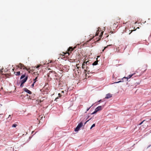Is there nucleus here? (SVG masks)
Returning <instances> with one entry per match:
<instances>
[{
  "instance_id": "f257e3e1",
  "label": "nucleus",
  "mask_w": 151,
  "mask_h": 151,
  "mask_svg": "<svg viewBox=\"0 0 151 151\" xmlns=\"http://www.w3.org/2000/svg\"><path fill=\"white\" fill-rule=\"evenodd\" d=\"M76 47H70L68 49L67 51L65 52H63V54H61L63 58H65V57H68L72 51L75 49Z\"/></svg>"
},
{
  "instance_id": "f03ea898",
  "label": "nucleus",
  "mask_w": 151,
  "mask_h": 151,
  "mask_svg": "<svg viewBox=\"0 0 151 151\" xmlns=\"http://www.w3.org/2000/svg\"><path fill=\"white\" fill-rule=\"evenodd\" d=\"M83 124L82 122L80 123L77 126L76 128L75 129V131L77 132L78 131L80 128L82 126Z\"/></svg>"
},
{
  "instance_id": "7ed1b4c3",
  "label": "nucleus",
  "mask_w": 151,
  "mask_h": 151,
  "mask_svg": "<svg viewBox=\"0 0 151 151\" xmlns=\"http://www.w3.org/2000/svg\"><path fill=\"white\" fill-rule=\"evenodd\" d=\"M89 63L88 61H86L85 60L82 65V68L83 69H84L86 66H87L88 65V64Z\"/></svg>"
},
{
  "instance_id": "20e7f679",
  "label": "nucleus",
  "mask_w": 151,
  "mask_h": 151,
  "mask_svg": "<svg viewBox=\"0 0 151 151\" xmlns=\"http://www.w3.org/2000/svg\"><path fill=\"white\" fill-rule=\"evenodd\" d=\"M28 78V77L26 76L25 78L23 79L21 81V84L20 87H22L23 86V84L26 82Z\"/></svg>"
},
{
  "instance_id": "39448f33",
  "label": "nucleus",
  "mask_w": 151,
  "mask_h": 151,
  "mask_svg": "<svg viewBox=\"0 0 151 151\" xmlns=\"http://www.w3.org/2000/svg\"><path fill=\"white\" fill-rule=\"evenodd\" d=\"M17 67L18 68H20V69H27L24 65L20 63L19 64L18 66H17Z\"/></svg>"
},
{
  "instance_id": "423d86ee",
  "label": "nucleus",
  "mask_w": 151,
  "mask_h": 151,
  "mask_svg": "<svg viewBox=\"0 0 151 151\" xmlns=\"http://www.w3.org/2000/svg\"><path fill=\"white\" fill-rule=\"evenodd\" d=\"M136 74V73H133L132 74L129 75L127 77H124L122 79V80H123L124 79H126V81H127L128 79L129 78H131L132 77L133 75H134Z\"/></svg>"
},
{
  "instance_id": "0eeeda50",
  "label": "nucleus",
  "mask_w": 151,
  "mask_h": 151,
  "mask_svg": "<svg viewBox=\"0 0 151 151\" xmlns=\"http://www.w3.org/2000/svg\"><path fill=\"white\" fill-rule=\"evenodd\" d=\"M104 107V106H99L96 108L95 109L97 112L103 109Z\"/></svg>"
},
{
  "instance_id": "6e6552de",
  "label": "nucleus",
  "mask_w": 151,
  "mask_h": 151,
  "mask_svg": "<svg viewBox=\"0 0 151 151\" xmlns=\"http://www.w3.org/2000/svg\"><path fill=\"white\" fill-rule=\"evenodd\" d=\"M24 91L26 92L27 93L30 94H32V92L29 90L27 89L26 88H25L24 89Z\"/></svg>"
},
{
  "instance_id": "1a4fd4ad",
  "label": "nucleus",
  "mask_w": 151,
  "mask_h": 151,
  "mask_svg": "<svg viewBox=\"0 0 151 151\" xmlns=\"http://www.w3.org/2000/svg\"><path fill=\"white\" fill-rule=\"evenodd\" d=\"M112 96V94L110 93H109L106 95V96L105 97V99H108L109 98H111Z\"/></svg>"
},
{
  "instance_id": "9d476101",
  "label": "nucleus",
  "mask_w": 151,
  "mask_h": 151,
  "mask_svg": "<svg viewBox=\"0 0 151 151\" xmlns=\"http://www.w3.org/2000/svg\"><path fill=\"white\" fill-rule=\"evenodd\" d=\"M103 32L102 31L101 32V33L100 35L99 36V37L98 38V39L96 41H98L99 40H100L101 39V38L103 34Z\"/></svg>"
},
{
  "instance_id": "9b49d317",
  "label": "nucleus",
  "mask_w": 151,
  "mask_h": 151,
  "mask_svg": "<svg viewBox=\"0 0 151 151\" xmlns=\"http://www.w3.org/2000/svg\"><path fill=\"white\" fill-rule=\"evenodd\" d=\"M100 28H99V27L98 28V30H96V33L95 35V36H98V34L100 32Z\"/></svg>"
},
{
  "instance_id": "f8f14e48",
  "label": "nucleus",
  "mask_w": 151,
  "mask_h": 151,
  "mask_svg": "<svg viewBox=\"0 0 151 151\" xmlns=\"http://www.w3.org/2000/svg\"><path fill=\"white\" fill-rule=\"evenodd\" d=\"M14 72V73L15 74L16 76H19V75H20V71H18L17 72Z\"/></svg>"
},
{
  "instance_id": "ddd939ff",
  "label": "nucleus",
  "mask_w": 151,
  "mask_h": 151,
  "mask_svg": "<svg viewBox=\"0 0 151 151\" xmlns=\"http://www.w3.org/2000/svg\"><path fill=\"white\" fill-rule=\"evenodd\" d=\"M98 61L97 60L96 61H95L93 64H92V65H96L97 64H98Z\"/></svg>"
},
{
  "instance_id": "4468645a",
  "label": "nucleus",
  "mask_w": 151,
  "mask_h": 151,
  "mask_svg": "<svg viewBox=\"0 0 151 151\" xmlns=\"http://www.w3.org/2000/svg\"><path fill=\"white\" fill-rule=\"evenodd\" d=\"M26 76V73H25L24 75H22L20 77V79H22V78H24L25 76Z\"/></svg>"
},
{
  "instance_id": "2eb2a0df",
  "label": "nucleus",
  "mask_w": 151,
  "mask_h": 151,
  "mask_svg": "<svg viewBox=\"0 0 151 151\" xmlns=\"http://www.w3.org/2000/svg\"><path fill=\"white\" fill-rule=\"evenodd\" d=\"M84 69L85 71L86 72V71H87L89 69L88 67V66H86V68Z\"/></svg>"
},
{
  "instance_id": "dca6fc26",
  "label": "nucleus",
  "mask_w": 151,
  "mask_h": 151,
  "mask_svg": "<svg viewBox=\"0 0 151 151\" xmlns=\"http://www.w3.org/2000/svg\"><path fill=\"white\" fill-rule=\"evenodd\" d=\"M112 45H108L107 46L105 47L104 48V49L102 50V51L103 52L105 49H106V48H107L108 47H109L110 46Z\"/></svg>"
},
{
  "instance_id": "f3484780",
  "label": "nucleus",
  "mask_w": 151,
  "mask_h": 151,
  "mask_svg": "<svg viewBox=\"0 0 151 151\" xmlns=\"http://www.w3.org/2000/svg\"><path fill=\"white\" fill-rule=\"evenodd\" d=\"M18 126L17 124H13L12 125V127H16L17 126Z\"/></svg>"
},
{
  "instance_id": "a211bd4d",
  "label": "nucleus",
  "mask_w": 151,
  "mask_h": 151,
  "mask_svg": "<svg viewBox=\"0 0 151 151\" xmlns=\"http://www.w3.org/2000/svg\"><path fill=\"white\" fill-rule=\"evenodd\" d=\"M95 126V124H93L91 126L90 128V129H91L93 127H94Z\"/></svg>"
},
{
  "instance_id": "6ab92c4d",
  "label": "nucleus",
  "mask_w": 151,
  "mask_h": 151,
  "mask_svg": "<svg viewBox=\"0 0 151 151\" xmlns=\"http://www.w3.org/2000/svg\"><path fill=\"white\" fill-rule=\"evenodd\" d=\"M36 82V81H34V82L33 83H32V85H31V86H32V87H34V84H35V83Z\"/></svg>"
},
{
  "instance_id": "aec40b11",
  "label": "nucleus",
  "mask_w": 151,
  "mask_h": 151,
  "mask_svg": "<svg viewBox=\"0 0 151 151\" xmlns=\"http://www.w3.org/2000/svg\"><path fill=\"white\" fill-rule=\"evenodd\" d=\"M97 112V111L95 109L94 111L91 114H96V112Z\"/></svg>"
},
{
  "instance_id": "412c9836",
  "label": "nucleus",
  "mask_w": 151,
  "mask_h": 151,
  "mask_svg": "<svg viewBox=\"0 0 151 151\" xmlns=\"http://www.w3.org/2000/svg\"><path fill=\"white\" fill-rule=\"evenodd\" d=\"M127 31H128L129 32L130 31V30H129L128 29H125V32H127Z\"/></svg>"
},
{
  "instance_id": "4be33fe9",
  "label": "nucleus",
  "mask_w": 151,
  "mask_h": 151,
  "mask_svg": "<svg viewBox=\"0 0 151 151\" xmlns=\"http://www.w3.org/2000/svg\"><path fill=\"white\" fill-rule=\"evenodd\" d=\"M37 77L35 78L34 79L33 81H34V82L36 81H37Z\"/></svg>"
},
{
  "instance_id": "5701e85b",
  "label": "nucleus",
  "mask_w": 151,
  "mask_h": 151,
  "mask_svg": "<svg viewBox=\"0 0 151 151\" xmlns=\"http://www.w3.org/2000/svg\"><path fill=\"white\" fill-rule=\"evenodd\" d=\"M145 121V120H143L142 122L141 123H140L139 124V125H141V124H142V123H143V122L144 121Z\"/></svg>"
},
{
  "instance_id": "b1692460",
  "label": "nucleus",
  "mask_w": 151,
  "mask_h": 151,
  "mask_svg": "<svg viewBox=\"0 0 151 151\" xmlns=\"http://www.w3.org/2000/svg\"><path fill=\"white\" fill-rule=\"evenodd\" d=\"M58 95L59 97H60L61 96V95L60 93H58Z\"/></svg>"
},
{
  "instance_id": "393cba45",
  "label": "nucleus",
  "mask_w": 151,
  "mask_h": 151,
  "mask_svg": "<svg viewBox=\"0 0 151 151\" xmlns=\"http://www.w3.org/2000/svg\"><path fill=\"white\" fill-rule=\"evenodd\" d=\"M122 81H118V82H115V83H119V82H122Z\"/></svg>"
},
{
  "instance_id": "a878e982",
  "label": "nucleus",
  "mask_w": 151,
  "mask_h": 151,
  "mask_svg": "<svg viewBox=\"0 0 151 151\" xmlns=\"http://www.w3.org/2000/svg\"><path fill=\"white\" fill-rule=\"evenodd\" d=\"M134 30H131L130 32L129 33V34L130 35L132 32V31H134Z\"/></svg>"
},
{
  "instance_id": "bb28decb",
  "label": "nucleus",
  "mask_w": 151,
  "mask_h": 151,
  "mask_svg": "<svg viewBox=\"0 0 151 151\" xmlns=\"http://www.w3.org/2000/svg\"><path fill=\"white\" fill-rule=\"evenodd\" d=\"M39 67H40V65H37L36 67V68H38Z\"/></svg>"
},
{
  "instance_id": "cd10ccee",
  "label": "nucleus",
  "mask_w": 151,
  "mask_h": 151,
  "mask_svg": "<svg viewBox=\"0 0 151 151\" xmlns=\"http://www.w3.org/2000/svg\"><path fill=\"white\" fill-rule=\"evenodd\" d=\"M91 119V118H90L89 120H88L85 123V124L88 121L90 120Z\"/></svg>"
},
{
  "instance_id": "c85d7f7f",
  "label": "nucleus",
  "mask_w": 151,
  "mask_h": 151,
  "mask_svg": "<svg viewBox=\"0 0 151 151\" xmlns=\"http://www.w3.org/2000/svg\"><path fill=\"white\" fill-rule=\"evenodd\" d=\"M141 75V74L140 73L138 75H137V76H140Z\"/></svg>"
},
{
  "instance_id": "c756f323",
  "label": "nucleus",
  "mask_w": 151,
  "mask_h": 151,
  "mask_svg": "<svg viewBox=\"0 0 151 151\" xmlns=\"http://www.w3.org/2000/svg\"><path fill=\"white\" fill-rule=\"evenodd\" d=\"M90 107H89V108L87 110V111H88L89 110V109H90Z\"/></svg>"
},
{
  "instance_id": "7c9ffc66",
  "label": "nucleus",
  "mask_w": 151,
  "mask_h": 151,
  "mask_svg": "<svg viewBox=\"0 0 151 151\" xmlns=\"http://www.w3.org/2000/svg\"><path fill=\"white\" fill-rule=\"evenodd\" d=\"M101 100H100L98 101V102H100L101 101Z\"/></svg>"
},
{
  "instance_id": "2f4dec72",
  "label": "nucleus",
  "mask_w": 151,
  "mask_h": 151,
  "mask_svg": "<svg viewBox=\"0 0 151 151\" xmlns=\"http://www.w3.org/2000/svg\"><path fill=\"white\" fill-rule=\"evenodd\" d=\"M58 99V97H57V98H56L55 100H56V99Z\"/></svg>"
},
{
  "instance_id": "473e14b6",
  "label": "nucleus",
  "mask_w": 151,
  "mask_h": 151,
  "mask_svg": "<svg viewBox=\"0 0 151 151\" xmlns=\"http://www.w3.org/2000/svg\"><path fill=\"white\" fill-rule=\"evenodd\" d=\"M79 64H77L76 66H77V65H78ZM78 68H79V67H77Z\"/></svg>"
},
{
  "instance_id": "72a5a7b5",
  "label": "nucleus",
  "mask_w": 151,
  "mask_h": 151,
  "mask_svg": "<svg viewBox=\"0 0 151 151\" xmlns=\"http://www.w3.org/2000/svg\"><path fill=\"white\" fill-rule=\"evenodd\" d=\"M11 116V115H9V117H8V118H9V117H10V116Z\"/></svg>"
},
{
  "instance_id": "f704fd0d",
  "label": "nucleus",
  "mask_w": 151,
  "mask_h": 151,
  "mask_svg": "<svg viewBox=\"0 0 151 151\" xmlns=\"http://www.w3.org/2000/svg\"><path fill=\"white\" fill-rule=\"evenodd\" d=\"M14 68H13V69H12V70H13V71H14Z\"/></svg>"
},
{
  "instance_id": "c9c22d12",
  "label": "nucleus",
  "mask_w": 151,
  "mask_h": 151,
  "mask_svg": "<svg viewBox=\"0 0 151 151\" xmlns=\"http://www.w3.org/2000/svg\"><path fill=\"white\" fill-rule=\"evenodd\" d=\"M94 37H95V36H94L93 37H92V38H93Z\"/></svg>"
},
{
  "instance_id": "e433bc0d",
  "label": "nucleus",
  "mask_w": 151,
  "mask_h": 151,
  "mask_svg": "<svg viewBox=\"0 0 151 151\" xmlns=\"http://www.w3.org/2000/svg\"><path fill=\"white\" fill-rule=\"evenodd\" d=\"M92 38H91V39H89V41H90Z\"/></svg>"
},
{
  "instance_id": "4c0bfd02",
  "label": "nucleus",
  "mask_w": 151,
  "mask_h": 151,
  "mask_svg": "<svg viewBox=\"0 0 151 151\" xmlns=\"http://www.w3.org/2000/svg\"><path fill=\"white\" fill-rule=\"evenodd\" d=\"M62 93H64V91H62Z\"/></svg>"
},
{
  "instance_id": "58836bf2",
  "label": "nucleus",
  "mask_w": 151,
  "mask_h": 151,
  "mask_svg": "<svg viewBox=\"0 0 151 151\" xmlns=\"http://www.w3.org/2000/svg\"><path fill=\"white\" fill-rule=\"evenodd\" d=\"M150 120H151V118L150 119Z\"/></svg>"
}]
</instances>
